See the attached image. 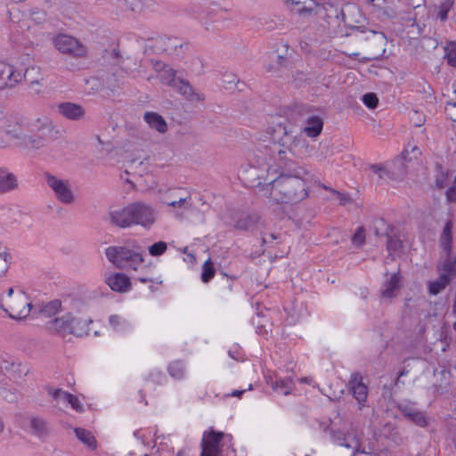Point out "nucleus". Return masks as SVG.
I'll return each mask as SVG.
<instances>
[{
  "mask_svg": "<svg viewBox=\"0 0 456 456\" xmlns=\"http://www.w3.org/2000/svg\"><path fill=\"white\" fill-rule=\"evenodd\" d=\"M308 144L301 135L285 131L278 140L261 147L248 168L246 179L254 186H262L264 195L275 204L296 203L308 196L304 181L306 170L298 167L294 174L283 172L290 156L306 151Z\"/></svg>",
  "mask_w": 456,
  "mask_h": 456,
  "instance_id": "1",
  "label": "nucleus"
},
{
  "mask_svg": "<svg viewBox=\"0 0 456 456\" xmlns=\"http://www.w3.org/2000/svg\"><path fill=\"white\" fill-rule=\"evenodd\" d=\"M1 307L11 318L22 320L29 315L32 305L27 294L20 289L15 292L11 288L3 297Z\"/></svg>",
  "mask_w": 456,
  "mask_h": 456,
  "instance_id": "2",
  "label": "nucleus"
},
{
  "mask_svg": "<svg viewBox=\"0 0 456 456\" xmlns=\"http://www.w3.org/2000/svg\"><path fill=\"white\" fill-rule=\"evenodd\" d=\"M46 184L61 204L71 206L77 202L76 192L69 180L48 175H46Z\"/></svg>",
  "mask_w": 456,
  "mask_h": 456,
  "instance_id": "3",
  "label": "nucleus"
},
{
  "mask_svg": "<svg viewBox=\"0 0 456 456\" xmlns=\"http://www.w3.org/2000/svg\"><path fill=\"white\" fill-rule=\"evenodd\" d=\"M439 278L428 282V293L436 296L450 284L456 276V256L445 258L438 265Z\"/></svg>",
  "mask_w": 456,
  "mask_h": 456,
  "instance_id": "4",
  "label": "nucleus"
},
{
  "mask_svg": "<svg viewBox=\"0 0 456 456\" xmlns=\"http://www.w3.org/2000/svg\"><path fill=\"white\" fill-rule=\"evenodd\" d=\"M160 202L167 207V212L175 217L182 219L184 217L185 212L191 207V196L189 194H183L181 189L170 190L167 197L161 199Z\"/></svg>",
  "mask_w": 456,
  "mask_h": 456,
  "instance_id": "5",
  "label": "nucleus"
},
{
  "mask_svg": "<svg viewBox=\"0 0 456 456\" xmlns=\"http://www.w3.org/2000/svg\"><path fill=\"white\" fill-rule=\"evenodd\" d=\"M134 226L138 225L150 230L158 221V211L155 207L142 200L133 202Z\"/></svg>",
  "mask_w": 456,
  "mask_h": 456,
  "instance_id": "6",
  "label": "nucleus"
},
{
  "mask_svg": "<svg viewBox=\"0 0 456 456\" xmlns=\"http://www.w3.org/2000/svg\"><path fill=\"white\" fill-rule=\"evenodd\" d=\"M69 334H73L77 337H83L88 334L89 326L93 322L91 316L88 314L87 310L84 308L79 310L75 306L69 312Z\"/></svg>",
  "mask_w": 456,
  "mask_h": 456,
  "instance_id": "7",
  "label": "nucleus"
},
{
  "mask_svg": "<svg viewBox=\"0 0 456 456\" xmlns=\"http://www.w3.org/2000/svg\"><path fill=\"white\" fill-rule=\"evenodd\" d=\"M232 441V436L223 432L208 431L203 434L201 456H220L221 442Z\"/></svg>",
  "mask_w": 456,
  "mask_h": 456,
  "instance_id": "8",
  "label": "nucleus"
},
{
  "mask_svg": "<svg viewBox=\"0 0 456 456\" xmlns=\"http://www.w3.org/2000/svg\"><path fill=\"white\" fill-rule=\"evenodd\" d=\"M25 77V72L4 61H0V91L12 89Z\"/></svg>",
  "mask_w": 456,
  "mask_h": 456,
  "instance_id": "9",
  "label": "nucleus"
},
{
  "mask_svg": "<svg viewBox=\"0 0 456 456\" xmlns=\"http://www.w3.org/2000/svg\"><path fill=\"white\" fill-rule=\"evenodd\" d=\"M54 47L62 53L82 56L86 53L84 45L75 37L67 34H58L53 37Z\"/></svg>",
  "mask_w": 456,
  "mask_h": 456,
  "instance_id": "10",
  "label": "nucleus"
},
{
  "mask_svg": "<svg viewBox=\"0 0 456 456\" xmlns=\"http://www.w3.org/2000/svg\"><path fill=\"white\" fill-rule=\"evenodd\" d=\"M133 202L120 208H114L110 212V221L119 228H130L134 226Z\"/></svg>",
  "mask_w": 456,
  "mask_h": 456,
  "instance_id": "11",
  "label": "nucleus"
},
{
  "mask_svg": "<svg viewBox=\"0 0 456 456\" xmlns=\"http://www.w3.org/2000/svg\"><path fill=\"white\" fill-rule=\"evenodd\" d=\"M134 249L128 247H109L106 248V256L118 268H127L129 256Z\"/></svg>",
  "mask_w": 456,
  "mask_h": 456,
  "instance_id": "12",
  "label": "nucleus"
},
{
  "mask_svg": "<svg viewBox=\"0 0 456 456\" xmlns=\"http://www.w3.org/2000/svg\"><path fill=\"white\" fill-rule=\"evenodd\" d=\"M152 68L162 84L170 87L175 86V81L178 79L175 69L159 61H153Z\"/></svg>",
  "mask_w": 456,
  "mask_h": 456,
  "instance_id": "13",
  "label": "nucleus"
},
{
  "mask_svg": "<svg viewBox=\"0 0 456 456\" xmlns=\"http://www.w3.org/2000/svg\"><path fill=\"white\" fill-rule=\"evenodd\" d=\"M105 282L111 290L118 293H126L131 289L130 278L124 273H110L106 275Z\"/></svg>",
  "mask_w": 456,
  "mask_h": 456,
  "instance_id": "14",
  "label": "nucleus"
},
{
  "mask_svg": "<svg viewBox=\"0 0 456 456\" xmlns=\"http://www.w3.org/2000/svg\"><path fill=\"white\" fill-rule=\"evenodd\" d=\"M179 94L183 95L188 101L193 102H200L204 101V94L197 89H194L189 82L183 79H177L175 86H172Z\"/></svg>",
  "mask_w": 456,
  "mask_h": 456,
  "instance_id": "15",
  "label": "nucleus"
},
{
  "mask_svg": "<svg viewBox=\"0 0 456 456\" xmlns=\"http://www.w3.org/2000/svg\"><path fill=\"white\" fill-rule=\"evenodd\" d=\"M69 321H70L69 315L65 313L61 316L47 321L45 329L51 334L64 336L69 334Z\"/></svg>",
  "mask_w": 456,
  "mask_h": 456,
  "instance_id": "16",
  "label": "nucleus"
},
{
  "mask_svg": "<svg viewBox=\"0 0 456 456\" xmlns=\"http://www.w3.org/2000/svg\"><path fill=\"white\" fill-rule=\"evenodd\" d=\"M350 390L354 397L360 404H363L368 396V388L362 382V377L360 374H354L349 382Z\"/></svg>",
  "mask_w": 456,
  "mask_h": 456,
  "instance_id": "17",
  "label": "nucleus"
},
{
  "mask_svg": "<svg viewBox=\"0 0 456 456\" xmlns=\"http://www.w3.org/2000/svg\"><path fill=\"white\" fill-rule=\"evenodd\" d=\"M18 186L17 176L7 167H0V194L13 191Z\"/></svg>",
  "mask_w": 456,
  "mask_h": 456,
  "instance_id": "18",
  "label": "nucleus"
},
{
  "mask_svg": "<svg viewBox=\"0 0 456 456\" xmlns=\"http://www.w3.org/2000/svg\"><path fill=\"white\" fill-rule=\"evenodd\" d=\"M401 278L398 273H392L387 277L381 289L383 298L391 299L397 296L400 289Z\"/></svg>",
  "mask_w": 456,
  "mask_h": 456,
  "instance_id": "19",
  "label": "nucleus"
},
{
  "mask_svg": "<svg viewBox=\"0 0 456 456\" xmlns=\"http://www.w3.org/2000/svg\"><path fill=\"white\" fill-rule=\"evenodd\" d=\"M59 112L69 119H80L85 115V110L81 105L65 102L58 106Z\"/></svg>",
  "mask_w": 456,
  "mask_h": 456,
  "instance_id": "20",
  "label": "nucleus"
},
{
  "mask_svg": "<svg viewBox=\"0 0 456 456\" xmlns=\"http://www.w3.org/2000/svg\"><path fill=\"white\" fill-rule=\"evenodd\" d=\"M322 120L319 117H311L306 119L305 126L302 129V133L308 137H317L322 130Z\"/></svg>",
  "mask_w": 456,
  "mask_h": 456,
  "instance_id": "21",
  "label": "nucleus"
},
{
  "mask_svg": "<svg viewBox=\"0 0 456 456\" xmlns=\"http://www.w3.org/2000/svg\"><path fill=\"white\" fill-rule=\"evenodd\" d=\"M77 438L87 447V449L95 451L97 448V441L94 436L89 430L82 428H76L74 429Z\"/></svg>",
  "mask_w": 456,
  "mask_h": 456,
  "instance_id": "22",
  "label": "nucleus"
},
{
  "mask_svg": "<svg viewBox=\"0 0 456 456\" xmlns=\"http://www.w3.org/2000/svg\"><path fill=\"white\" fill-rule=\"evenodd\" d=\"M144 120L153 129H156L159 133L167 131V125L165 119L156 112H146L144 114Z\"/></svg>",
  "mask_w": 456,
  "mask_h": 456,
  "instance_id": "23",
  "label": "nucleus"
},
{
  "mask_svg": "<svg viewBox=\"0 0 456 456\" xmlns=\"http://www.w3.org/2000/svg\"><path fill=\"white\" fill-rule=\"evenodd\" d=\"M109 325L112 330L118 333H125L131 328L130 323L118 314H112L109 317Z\"/></svg>",
  "mask_w": 456,
  "mask_h": 456,
  "instance_id": "24",
  "label": "nucleus"
},
{
  "mask_svg": "<svg viewBox=\"0 0 456 456\" xmlns=\"http://www.w3.org/2000/svg\"><path fill=\"white\" fill-rule=\"evenodd\" d=\"M383 5L380 4H373V8L379 13L387 17L394 18L396 16L395 0H382Z\"/></svg>",
  "mask_w": 456,
  "mask_h": 456,
  "instance_id": "25",
  "label": "nucleus"
},
{
  "mask_svg": "<svg viewBox=\"0 0 456 456\" xmlns=\"http://www.w3.org/2000/svg\"><path fill=\"white\" fill-rule=\"evenodd\" d=\"M4 133L12 138L19 139L23 134V129L20 124L16 122L12 118H5Z\"/></svg>",
  "mask_w": 456,
  "mask_h": 456,
  "instance_id": "26",
  "label": "nucleus"
},
{
  "mask_svg": "<svg viewBox=\"0 0 456 456\" xmlns=\"http://www.w3.org/2000/svg\"><path fill=\"white\" fill-rule=\"evenodd\" d=\"M452 223L447 222L441 237V244L444 251L446 254V258L452 257L450 256L451 248H452Z\"/></svg>",
  "mask_w": 456,
  "mask_h": 456,
  "instance_id": "27",
  "label": "nucleus"
},
{
  "mask_svg": "<svg viewBox=\"0 0 456 456\" xmlns=\"http://www.w3.org/2000/svg\"><path fill=\"white\" fill-rule=\"evenodd\" d=\"M29 427L30 431L37 436H43L47 433V424L40 418H31L29 420Z\"/></svg>",
  "mask_w": 456,
  "mask_h": 456,
  "instance_id": "28",
  "label": "nucleus"
},
{
  "mask_svg": "<svg viewBox=\"0 0 456 456\" xmlns=\"http://www.w3.org/2000/svg\"><path fill=\"white\" fill-rule=\"evenodd\" d=\"M284 4L289 10H293L294 6H298L297 12L298 15H310L314 12L313 7L305 5L300 0H284Z\"/></svg>",
  "mask_w": 456,
  "mask_h": 456,
  "instance_id": "29",
  "label": "nucleus"
},
{
  "mask_svg": "<svg viewBox=\"0 0 456 456\" xmlns=\"http://www.w3.org/2000/svg\"><path fill=\"white\" fill-rule=\"evenodd\" d=\"M292 387L293 381L290 378L277 379L273 384V389L282 395L289 394Z\"/></svg>",
  "mask_w": 456,
  "mask_h": 456,
  "instance_id": "30",
  "label": "nucleus"
},
{
  "mask_svg": "<svg viewBox=\"0 0 456 456\" xmlns=\"http://www.w3.org/2000/svg\"><path fill=\"white\" fill-rule=\"evenodd\" d=\"M144 261L142 253L138 250V247L134 246V249L129 256L127 268L136 270L138 266Z\"/></svg>",
  "mask_w": 456,
  "mask_h": 456,
  "instance_id": "31",
  "label": "nucleus"
},
{
  "mask_svg": "<svg viewBox=\"0 0 456 456\" xmlns=\"http://www.w3.org/2000/svg\"><path fill=\"white\" fill-rule=\"evenodd\" d=\"M444 59L449 65L456 67V42H450L445 45Z\"/></svg>",
  "mask_w": 456,
  "mask_h": 456,
  "instance_id": "32",
  "label": "nucleus"
},
{
  "mask_svg": "<svg viewBox=\"0 0 456 456\" xmlns=\"http://www.w3.org/2000/svg\"><path fill=\"white\" fill-rule=\"evenodd\" d=\"M216 273L214 264L210 258L205 261L202 267L201 280L203 282H208Z\"/></svg>",
  "mask_w": 456,
  "mask_h": 456,
  "instance_id": "33",
  "label": "nucleus"
},
{
  "mask_svg": "<svg viewBox=\"0 0 456 456\" xmlns=\"http://www.w3.org/2000/svg\"><path fill=\"white\" fill-rule=\"evenodd\" d=\"M48 393L58 403H66L69 398H71V394L59 388H51L49 389Z\"/></svg>",
  "mask_w": 456,
  "mask_h": 456,
  "instance_id": "34",
  "label": "nucleus"
},
{
  "mask_svg": "<svg viewBox=\"0 0 456 456\" xmlns=\"http://www.w3.org/2000/svg\"><path fill=\"white\" fill-rule=\"evenodd\" d=\"M169 373L175 379H181L184 376V365L180 362H175L169 365Z\"/></svg>",
  "mask_w": 456,
  "mask_h": 456,
  "instance_id": "35",
  "label": "nucleus"
},
{
  "mask_svg": "<svg viewBox=\"0 0 456 456\" xmlns=\"http://www.w3.org/2000/svg\"><path fill=\"white\" fill-rule=\"evenodd\" d=\"M387 250L390 253L395 254L401 250V248H403V243H402L401 240H399L397 237L390 236L387 239Z\"/></svg>",
  "mask_w": 456,
  "mask_h": 456,
  "instance_id": "36",
  "label": "nucleus"
},
{
  "mask_svg": "<svg viewBox=\"0 0 456 456\" xmlns=\"http://www.w3.org/2000/svg\"><path fill=\"white\" fill-rule=\"evenodd\" d=\"M167 248V245L164 241H159L154 244H152L149 248V253L152 256H159L163 255Z\"/></svg>",
  "mask_w": 456,
  "mask_h": 456,
  "instance_id": "37",
  "label": "nucleus"
},
{
  "mask_svg": "<svg viewBox=\"0 0 456 456\" xmlns=\"http://www.w3.org/2000/svg\"><path fill=\"white\" fill-rule=\"evenodd\" d=\"M408 417L418 426L424 427L428 424L425 415L419 411L409 412Z\"/></svg>",
  "mask_w": 456,
  "mask_h": 456,
  "instance_id": "38",
  "label": "nucleus"
},
{
  "mask_svg": "<svg viewBox=\"0 0 456 456\" xmlns=\"http://www.w3.org/2000/svg\"><path fill=\"white\" fill-rule=\"evenodd\" d=\"M363 103L370 109H375L378 106L379 99L373 93L365 94L362 96Z\"/></svg>",
  "mask_w": 456,
  "mask_h": 456,
  "instance_id": "39",
  "label": "nucleus"
},
{
  "mask_svg": "<svg viewBox=\"0 0 456 456\" xmlns=\"http://www.w3.org/2000/svg\"><path fill=\"white\" fill-rule=\"evenodd\" d=\"M365 241V231L363 228L359 227L356 229L353 238L352 242L354 246L360 247L362 246Z\"/></svg>",
  "mask_w": 456,
  "mask_h": 456,
  "instance_id": "40",
  "label": "nucleus"
},
{
  "mask_svg": "<svg viewBox=\"0 0 456 456\" xmlns=\"http://www.w3.org/2000/svg\"><path fill=\"white\" fill-rule=\"evenodd\" d=\"M453 5L452 0H445L440 6L438 17L441 20H444L447 18V14L449 11L452 9Z\"/></svg>",
  "mask_w": 456,
  "mask_h": 456,
  "instance_id": "41",
  "label": "nucleus"
},
{
  "mask_svg": "<svg viewBox=\"0 0 456 456\" xmlns=\"http://www.w3.org/2000/svg\"><path fill=\"white\" fill-rule=\"evenodd\" d=\"M410 153L412 157H410L409 160H411L412 159H417L421 154V151L416 145H408V147L403 151L402 157L406 159Z\"/></svg>",
  "mask_w": 456,
  "mask_h": 456,
  "instance_id": "42",
  "label": "nucleus"
},
{
  "mask_svg": "<svg viewBox=\"0 0 456 456\" xmlns=\"http://www.w3.org/2000/svg\"><path fill=\"white\" fill-rule=\"evenodd\" d=\"M9 255L5 252H0V277L4 276L9 269Z\"/></svg>",
  "mask_w": 456,
  "mask_h": 456,
  "instance_id": "43",
  "label": "nucleus"
},
{
  "mask_svg": "<svg viewBox=\"0 0 456 456\" xmlns=\"http://www.w3.org/2000/svg\"><path fill=\"white\" fill-rule=\"evenodd\" d=\"M94 147L98 151H107L110 148V143L103 142L99 136H96L94 140Z\"/></svg>",
  "mask_w": 456,
  "mask_h": 456,
  "instance_id": "44",
  "label": "nucleus"
},
{
  "mask_svg": "<svg viewBox=\"0 0 456 456\" xmlns=\"http://www.w3.org/2000/svg\"><path fill=\"white\" fill-rule=\"evenodd\" d=\"M167 42L168 46L166 48V51H168L169 53H171L172 50L175 51L177 47H183L182 42L175 37H168L167 38Z\"/></svg>",
  "mask_w": 456,
  "mask_h": 456,
  "instance_id": "45",
  "label": "nucleus"
},
{
  "mask_svg": "<svg viewBox=\"0 0 456 456\" xmlns=\"http://www.w3.org/2000/svg\"><path fill=\"white\" fill-rule=\"evenodd\" d=\"M67 403H69L75 411L81 412L84 411L83 404L79 402L78 398L71 395V398H69Z\"/></svg>",
  "mask_w": 456,
  "mask_h": 456,
  "instance_id": "46",
  "label": "nucleus"
},
{
  "mask_svg": "<svg viewBox=\"0 0 456 456\" xmlns=\"http://www.w3.org/2000/svg\"><path fill=\"white\" fill-rule=\"evenodd\" d=\"M446 196L449 201L456 202V176L454 177L452 185L447 190Z\"/></svg>",
  "mask_w": 456,
  "mask_h": 456,
  "instance_id": "47",
  "label": "nucleus"
},
{
  "mask_svg": "<svg viewBox=\"0 0 456 456\" xmlns=\"http://www.w3.org/2000/svg\"><path fill=\"white\" fill-rule=\"evenodd\" d=\"M446 113L452 122L456 124V103H449L446 106Z\"/></svg>",
  "mask_w": 456,
  "mask_h": 456,
  "instance_id": "48",
  "label": "nucleus"
},
{
  "mask_svg": "<svg viewBox=\"0 0 456 456\" xmlns=\"http://www.w3.org/2000/svg\"><path fill=\"white\" fill-rule=\"evenodd\" d=\"M324 189L330 191L334 195H336L342 205H345L349 200V199L346 196L341 194L339 191L336 190L330 189L326 186H324Z\"/></svg>",
  "mask_w": 456,
  "mask_h": 456,
  "instance_id": "49",
  "label": "nucleus"
},
{
  "mask_svg": "<svg viewBox=\"0 0 456 456\" xmlns=\"http://www.w3.org/2000/svg\"><path fill=\"white\" fill-rule=\"evenodd\" d=\"M372 170L373 172H375L376 174H378V175L380 177V178H384L385 175H387V170L381 167H379V166H373L372 167Z\"/></svg>",
  "mask_w": 456,
  "mask_h": 456,
  "instance_id": "50",
  "label": "nucleus"
},
{
  "mask_svg": "<svg viewBox=\"0 0 456 456\" xmlns=\"http://www.w3.org/2000/svg\"><path fill=\"white\" fill-rule=\"evenodd\" d=\"M37 123H40V127L45 129L52 128V122L48 118L37 119Z\"/></svg>",
  "mask_w": 456,
  "mask_h": 456,
  "instance_id": "51",
  "label": "nucleus"
},
{
  "mask_svg": "<svg viewBox=\"0 0 456 456\" xmlns=\"http://www.w3.org/2000/svg\"><path fill=\"white\" fill-rule=\"evenodd\" d=\"M183 253L186 255L184 260L191 265L195 264L196 258L192 253L187 252V248H184Z\"/></svg>",
  "mask_w": 456,
  "mask_h": 456,
  "instance_id": "52",
  "label": "nucleus"
},
{
  "mask_svg": "<svg viewBox=\"0 0 456 456\" xmlns=\"http://www.w3.org/2000/svg\"><path fill=\"white\" fill-rule=\"evenodd\" d=\"M59 306L60 304L58 302H53L45 307V311H47L48 309H57Z\"/></svg>",
  "mask_w": 456,
  "mask_h": 456,
  "instance_id": "53",
  "label": "nucleus"
},
{
  "mask_svg": "<svg viewBox=\"0 0 456 456\" xmlns=\"http://www.w3.org/2000/svg\"><path fill=\"white\" fill-rule=\"evenodd\" d=\"M134 435L138 438V439H141L142 442H144L145 440V436L144 434L142 433L141 430H137L134 433Z\"/></svg>",
  "mask_w": 456,
  "mask_h": 456,
  "instance_id": "54",
  "label": "nucleus"
},
{
  "mask_svg": "<svg viewBox=\"0 0 456 456\" xmlns=\"http://www.w3.org/2000/svg\"><path fill=\"white\" fill-rule=\"evenodd\" d=\"M299 381L301 383H305V384L311 385L313 383V379L312 378H302L299 379Z\"/></svg>",
  "mask_w": 456,
  "mask_h": 456,
  "instance_id": "55",
  "label": "nucleus"
},
{
  "mask_svg": "<svg viewBox=\"0 0 456 456\" xmlns=\"http://www.w3.org/2000/svg\"><path fill=\"white\" fill-rule=\"evenodd\" d=\"M243 392H244V390H235L232 393V396H240Z\"/></svg>",
  "mask_w": 456,
  "mask_h": 456,
  "instance_id": "56",
  "label": "nucleus"
},
{
  "mask_svg": "<svg viewBox=\"0 0 456 456\" xmlns=\"http://www.w3.org/2000/svg\"><path fill=\"white\" fill-rule=\"evenodd\" d=\"M4 423L3 419L0 418V435L4 432Z\"/></svg>",
  "mask_w": 456,
  "mask_h": 456,
  "instance_id": "57",
  "label": "nucleus"
},
{
  "mask_svg": "<svg viewBox=\"0 0 456 456\" xmlns=\"http://www.w3.org/2000/svg\"><path fill=\"white\" fill-rule=\"evenodd\" d=\"M126 181L127 183H129L132 185V187H134V183L132 181H130L128 178H126Z\"/></svg>",
  "mask_w": 456,
  "mask_h": 456,
  "instance_id": "58",
  "label": "nucleus"
},
{
  "mask_svg": "<svg viewBox=\"0 0 456 456\" xmlns=\"http://www.w3.org/2000/svg\"><path fill=\"white\" fill-rule=\"evenodd\" d=\"M140 281H141L142 282H146V281H148V279H146V278H140Z\"/></svg>",
  "mask_w": 456,
  "mask_h": 456,
  "instance_id": "59",
  "label": "nucleus"
},
{
  "mask_svg": "<svg viewBox=\"0 0 456 456\" xmlns=\"http://www.w3.org/2000/svg\"><path fill=\"white\" fill-rule=\"evenodd\" d=\"M453 329L456 330V322L453 323Z\"/></svg>",
  "mask_w": 456,
  "mask_h": 456,
  "instance_id": "60",
  "label": "nucleus"
},
{
  "mask_svg": "<svg viewBox=\"0 0 456 456\" xmlns=\"http://www.w3.org/2000/svg\"><path fill=\"white\" fill-rule=\"evenodd\" d=\"M248 227V224H245V228L247 229Z\"/></svg>",
  "mask_w": 456,
  "mask_h": 456,
  "instance_id": "61",
  "label": "nucleus"
}]
</instances>
